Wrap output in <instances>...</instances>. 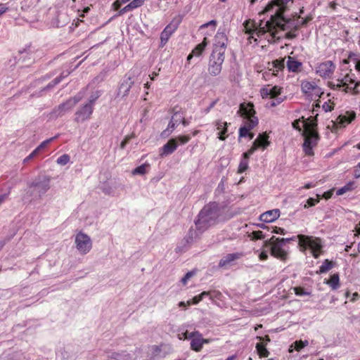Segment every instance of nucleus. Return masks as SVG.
Segmentation results:
<instances>
[{
	"label": "nucleus",
	"mask_w": 360,
	"mask_h": 360,
	"mask_svg": "<svg viewBox=\"0 0 360 360\" xmlns=\"http://www.w3.org/2000/svg\"><path fill=\"white\" fill-rule=\"evenodd\" d=\"M134 137V134L126 136L120 143V148L124 149L126 147V146L129 143L130 140Z\"/></svg>",
	"instance_id": "de8ad7c7"
},
{
	"label": "nucleus",
	"mask_w": 360,
	"mask_h": 360,
	"mask_svg": "<svg viewBox=\"0 0 360 360\" xmlns=\"http://www.w3.org/2000/svg\"><path fill=\"white\" fill-rule=\"evenodd\" d=\"M212 299L216 298V299L220 300L221 297L222 296V294L221 292H219L218 290H214V291H212Z\"/></svg>",
	"instance_id": "69168bd1"
},
{
	"label": "nucleus",
	"mask_w": 360,
	"mask_h": 360,
	"mask_svg": "<svg viewBox=\"0 0 360 360\" xmlns=\"http://www.w3.org/2000/svg\"><path fill=\"white\" fill-rule=\"evenodd\" d=\"M296 238L299 240L298 244L301 250L305 251L307 248H310L314 258L317 259L320 256L322 244L319 238L298 234L297 236L292 238H278V239L284 245L285 243L294 240Z\"/></svg>",
	"instance_id": "20e7f679"
},
{
	"label": "nucleus",
	"mask_w": 360,
	"mask_h": 360,
	"mask_svg": "<svg viewBox=\"0 0 360 360\" xmlns=\"http://www.w3.org/2000/svg\"><path fill=\"white\" fill-rule=\"evenodd\" d=\"M182 21V16L176 15L175 16L172 21L165 27L163 31L160 34V40L162 43V46H164L172 34L177 30L179 25Z\"/></svg>",
	"instance_id": "1a4fd4ad"
},
{
	"label": "nucleus",
	"mask_w": 360,
	"mask_h": 360,
	"mask_svg": "<svg viewBox=\"0 0 360 360\" xmlns=\"http://www.w3.org/2000/svg\"><path fill=\"white\" fill-rule=\"evenodd\" d=\"M248 168V160H247L245 159L241 160V161L239 164V166H238V173H239V174L243 173L244 172H245L247 170Z\"/></svg>",
	"instance_id": "a19ab883"
},
{
	"label": "nucleus",
	"mask_w": 360,
	"mask_h": 360,
	"mask_svg": "<svg viewBox=\"0 0 360 360\" xmlns=\"http://www.w3.org/2000/svg\"><path fill=\"white\" fill-rule=\"evenodd\" d=\"M194 275V273L193 271H189L186 274V275L182 278L181 283L183 285H186L187 281L189 278H191Z\"/></svg>",
	"instance_id": "4d7b16f0"
},
{
	"label": "nucleus",
	"mask_w": 360,
	"mask_h": 360,
	"mask_svg": "<svg viewBox=\"0 0 360 360\" xmlns=\"http://www.w3.org/2000/svg\"><path fill=\"white\" fill-rule=\"evenodd\" d=\"M273 67L276 69V72L282 70L285 68V58H279L273 61Z\"/></svg>",
	"instance_id": "f704fd0d"
},
{
	"label": "nucleus",
	"mask_w": 360,
	"mask_h": 360,
	"mask_svg": "<svg viewBox=\"0 0 360 360\" xmlns=\"http://www.w3.org/2000/svg\"><path fill=\"white\" fill-rule=\"evenodd\" d=\"M316 124L314 122L304 123V141L303 143V150L304 154L307 156L314 155L313 148L315 147L319 140V135L318 132L314 129Z\"/></svg>",
	"instance_id": "423d86ee"
},
{
	"label": "nucleus",
	"mask_w": 360,
	"mask_h": 360,
	"mask_svg": "<svg viewBox=\"0 0 360 360\" xmlns=\"http://www.w3.org/2000/svg\"><path fill=\"white\" fill-rule=\"evenodd\" d=\"M191 139V135L187 134V135H180V136H177L176 138H175L174 139H177V146H178L179 144L184 145V144L187 143L188 142H189Z\"/></svg>",
	"instance_id": "58836bf2"
},
{
	"label": "nucleus",
	"mask_w": 360,
	"mask_h": 360,
	"mask_svg": "<svg viewBox=\"0 0 360 360\" xmlns=\"http://www.w3.org/2000/svg\"><path fill=\"white\" fill-rule=\"evenodd\" d=\"M293 290L295 292V294L298 296L307 295L310 294L309 292H306L304 288L302 287H295L293 288Z\"/></svg>",
	"instance_id": "09e8293b"
},
{
	"label": "nucleus",
	"mask_w": 360,
	"mask_h": 360,
	"mask_svg": "<svg viewBox=\"0 0 360 360\" xmlns=\"http://www.w3.org/2000/svg\"><path fill=\"white\" fill-rule=\"evenodd\" d=\"M224 60V51L213 50L208 67L209 73L212 76L219 75L221 71Z\"/></svg>",
	"instance_id": "6e6552de"
},
{
	"label": "nucleus",
	"mask_w": 360,
	"mask_h": 360,
	"mask_svg": "<svg viewBox=\"0 0 360 360\" xmlns=\"http://www.w3.org/2000/svg\"><path fill=\"white\" fill-rule=\"evenodd\" d=\"M54 138H51L49 139H46L45 141H44L42 143H40V145L39 146H37L32 153V155L33 157H35L37 156L39 152L43 149L49 143H50L52 140Z\"/></svg>",
	"instance_id": "2f4dec72"
},
{
	"label": "nucleus",
	"mask_w": 360,
	"mask_h": 360,
	"mask_svg": "<svg viewBox=\"0 0 360 360\" xmlns=\"http://www.w3.org/2000/svg\"><path fill=\"white\" fill-rule=\"evenodd\" d=\"M257 338L261 341H263V343L266 344V345L271 342L270 337L268 335H265L264 337L257 336Z\"/></svg>",
	"instance_id": "e2e57ef3"
},
{
	"label": "nucleus",
	"mask_w": 360,
	"mask_h": 360,
	"mask_svg": "<svg viewBox=\"0 0 360 360\" xmlns=\"http://www.w3.org/2000/svg\"><path fill=\"white\" fill-rule=\"evenodd\" d=\"M308 345V341L297 340L294 342L295 349L296 351H300L304 347Z\"/></svg>",
	"instance_id": "37998d69"
},
{
	"label": "nucleus",
	"mask_w": 360,
	"mask_h": 360,
	"mask_svg": "<svg viewBox=\"0 0 360 360\" xmlns=\"http://www.w3.org/2000/svg\"><path fill=\"white\" fill-rule=\"evenodd\" d=\"M256 349L260 358L268 357L269 355V352L266 347V344L263 342L257 343Z\"/></svg>",
	"instance_id": "c756f323"
},
{
	"label": "nucleus",
	"mask_w": 360,
	"mask_h": 360,
	"mask_svg": "<svg viewBox=\"0 0 360 360\" xmlns=\"http://www.w3.org/2000/svg\"><path fill=\"white\" fill-rule=\"evenodd\" d=\"M271 232L276 233V234H281V235H285V230L283 228L278 227V226H272L271 227Z\"/></svg>",
	"instance_id": "6e6d98bb"
},
{
	"label": "nucleus",
	"mask_w": 360,
	"mask_h": 360,
	"mask_svg": "<svg viewBox=\"0 0 360 360\" xmlns=\"http://www.w3.org/2000/svg\"><path fill=\"white\" fill-rule=\"evenodd\" d=\"M270 98H275L281 94V88L274 86L270 88Z\"/></svg>",
	"instance_id": "ea45409f"
},
{
	"label": "nucleus",
	"mask_w": 360,
	"mask_h": 360,
	"mask_svg": "<svg viewBox=\"0 0 360 360\" xmlns=\"http://www.w3.org/2000/svg\"><path fill=\"white\" fill-rule=\"evenodd\" d=\"M213 124L217 131V138L220 141H225L229 136L228 134V128L231 125V123L224 121L221 119H218L213 122Z\"/></svg>",
	"instance_id": "ddd939ff"
},
{
	"label": "nucleus",
	"mask_w": 360,
	"mask_h": 360,
	"mask_svg": "<svg viewBox=\"0 0 360 360\" xmlns=\"http://www.w3.org/2000/svg\"><path fill=\"white\" fill-rule=\"evenodd\" d=\"M270 246V254L272 257L281 260L286 262L288 259V252L283 248V245L278 241L277 237L273 236L269 240L264 242L263 247Z\"/></svg>",
	"instance_id": "0eeeda50"
},
{
	"label": "nucleus",
	"mask_w": 360,
	"mask_h": 360,
	"mask_svg": "<svg viewBox=\"0 0 360 360\" xmlns=\"http://www.w3.org/2000/svg\"><path fill=\"white\" fill-rule=\"evenodd\" d=\"M227 43V37L224 32H217L214 37V49L220 51H225Z\"/></svg>",
	"instance_id": "f3484780"
},
{
	"label": "nucleus",
	"mask_w": 360,
	"mask_h": 360,
	"mask_svg": "<svg viewBox=\"0 0 360 360\" xmlns=\"http://www.w3.org/2000/svg\"><path fill=\"white\" fill-rule=\"evenodd\" d=\"M314 19V15L310 13L309 14L307 17H305L304 18H302V20L300 23V26H306L307 25V23L309 22H310L311 20H312Z\"/></svg>",
	"instance_id": "5fc2aeb1"
},
{
	"label": "nucleus",
	"mask_w": 360,
	"mask_h": 360,
	"mask_svg": "<svg viewBox=\"0 0 360 360\" xmlns=\"http://www.w3.org/2000/svg\"><path fill=\"white\" fill-rule=\"evenodd\" d=\"M333 104L330 103H324L323 105V108L326 112L331 111L333 109Z\"/></svg>",
	"instance_id": "13d9d810"
},
{
	"label": "nucleus",
	"mask_w": 360,
	"mask_h": 360,
	"mask_svg": "<svg viewBox=\"0 0 360 360\" xmlns=\"http://www.w3.org/2000/svg\"><path fill=\"white\" fill-rule=\"evenodd\" d=\"M300 120H296L292 122V127L294 129L298 130L300 131L302 130L300 125Z\"/></svg>",
	"instance_id": "338daca9"
},
{
	"label": "nucleus",
	"mask_w": 360,
	"mask_h": 360,
	"mask_svg": "<svg viewBox=\"0 0 360 360\" xmlns=\"http://www.w3.org/2000/svg\"><path fill=\"white\" fill-rule=\"evenodd\" d=\"M217 22L216 20H211L208 22H206L203 25H202L200 27V30H202L204 28H206V27H208L209 26H212V31H214L215 30V28L217 27Z\"/></svg>",
	"instance_id": "3c124183"
},
{
	"label": "nucleus",
	"mask_w": 360,
	"mask_h": 360,
	"mask_svg": "<svg viewBox=\"0 0 360 360\" xmlns=\"http://www.w3.org/2000/svg\"><path fill=\"white\" fill-rule=\"evenodd\" d=\"M67 75H68V74L63 76V74H62V75H60V76H58V77H56L53 81H51V82L49 84L48 87H49H49H52V86H54L55 85L58 84V83H60V82L62 81V79H63L64 77H67Z\"/></svg>",
	"instance_id": "8fccbe9b"
},
{
	"label": "nucleus",
	"mask_w": 360,
	"mask_h": 360,
	"mask_svg": "<svg viewBox=\"0 0 360 360\" xmlns=\"http://www.w3.org/2000/svg\"><path fill=\"white\" fill-rule=\"evenodd\" d=\"M284 11L282 8H277L274 15H271L269 20L266 21L264 27H260L257 35L262 36L266 32H270L273 37H276L277 29L287 31L286 39H294L297 37V32L300 28L299 24L295 20L286 19L283 16Z\"/></svg>",
	"instance_id": "f257e3e1"
},
{
	"label": "nucleus",
	"mask_w": 360,
	"mask_h": 360,
	"mask_svg": "<svg viewBox=\"0 0 360 360\" xmlns=\"http://www.w3.org/2000/svg\"><path fill=\"white\" fill-rule=\"evenodd\" d=\"M243 256V252H234L227 254L223 258H221L219 262V267L220 268H226L228 266H231L233 264V262L237 259H239Z\"/></svg>",
	"instance_id": "2eb2a0df"
},
{
	"label": "nucleus",
	"mask_w": 360,
	"mask_h": 360,
	"mask_svg": "<svg viewBox=\"0 0 360 360\" xmlns=\"http://www.w3.org/2000/svg\"><path fill=\"white\" fill-rule=\"evenodd\" d=\"M326 283L328 284L333 290H336L340 287V277L338 274H333L330 279L326 281Z\"/></svg>",
	"instance_id": "c85d7f7f"
},
{
	"label": "nucleus",
	"mask_w": 360,
	"mask_h": 360,
	"mask_svg": "<svg viewBox=\"0 0 360 360\" xmlns=\"http://www.w3.org/2000/svg\"><path fill=\"white\" fill-rule=\"evenodd\" d=\"M191 337H193L191 342V348L192 350L197 352L201 351L204 344L210 342V340L203 338L199 331L191 333Z\"/></svg>",
	"instance_id": "f8f14e48"
},
{
	"label": "nucleus",
	"mask_w": 360,
	"mask_h": 360,
	"mask_svg": "<svg viewBox=\"0 0 360 360\" xmlns=\"http://www.w3.org/2000/svg\"><path fill=\"white\" fill-rule=\"evenodd\" d=\"M356 115L353 110H347L340 114L336 119V124L340 127H345L351 124L355 119Z\"/></svg>",
	"instance_id": "4468645a"
},
{
	"label": "nucleus",
	"mask_w": 360,
	"mask_h": 360,
	"mask_svg": "<svg viewBox=\"0 0 360 360\" xmlns=\"http://www.w3.org/2000/svg\"><path fill=\"white\" fill-rule=\"evenodd\" d=\"M354 182H349L347 184L337 191V195H341L347 191L353 189Z\"/></svg>",
	"instance_id": "c9c22d12"
},
{
	"label": "nucleus",
	"mask_w": 360,
	"mask_h": 360,
	"mask_svg": "<svg viewBox=\"0 0 360 360\" xmlns=\"http://www.w3.org/2000/svg\"><path fill=\"white\" fill-rule=\"evenodd\" d=\"M149 167H150V165L148 163H144V164L137 167L136 168H135L132 171V174L134 175H136V174L143 175L147 172V169Z\"/></svg>",
	"instance_id": "473e14b6"
},
{
	"label": "nucleus",
	"mask_w": 360,
	"mask_h": 360,
	"mask_svg": "<svg viewBox=\"0 0 360 360\" xmlns=\"http://www.w3.org/2000/svg\"><path fill=\"white\" fill-rule=\"evenodd\" d=\"M143 4L144 3L141 0H132L127 5L119 11L118 15H122L126 13L132 11L142 6Z\"/></svg>",
	"instance_id": "5701e85b"
},
{
	"label": "nucleus",
	"mask_w": 360,
	"mask_h": 360,
	"mask_svg": "<svg viewBox=\"0 0 360 360\" xmlns=\"http://www.w3.org/2000/svg\"><path fill=\"white\" fill-rule=\"evenodd\" d=\"M262 25H263V22H262V21H261V22L259 25V28H257L255 25V22L251 20H247L243 23L244 30H245V33H248L250 34H253L255 31H256V34H257V32L260 29V27H264V25L263 26ZM257 36L259 37L258 35H257ZM260 37L261 36H259V37Z\"/></svg>",
	"instance_id": "b1692460"
},
{
	"label": "nucleus",
	"mask_w": 360,
	"mask_h": 360,
	"mask_svg": "<svg viewBox=\"0 0 360 360\" xmlns=\"http://www.w3.org/2000/svg\"><path fill=\"white\" fill-rule=\"evenodd\" d=\"M354 176L356 179L360 177V162L355 167Z\"/></svg>",
	"instance_id": "0e129e2a"
},
{
	"label": "nucleus",
	"mask_w": 360,
	"mask_h": 360,
	"mask_svg": "<svg viewBox=\"0 0 360 360\" xmlns=\"http://www.w3.org/2000/svg\"><path fill=\"white\" fill-rule=\"evenodd\" d=\"M248 237L251 240H262L265 238V235L262 231H254L248 234Z\"/></svg>",
	"instance_id": "72a5a7b5"
},
{
	"label": "nucleus",
	"mask_w": 360,
	"mask_h": 360,
	"mask_svg": "<svg viewBox=\"0 0 360 360\" xmlns=\"http://www.w3.org/2000/svg\"><path fill=\"white\" fill-rule=\"evenodd\" d=\"M268 258H269V255H268L266 251H265V250L262 251L260 252V254L259 255V259L261 261H265Z\"/></svg>",
	"instance_id": "680f3d73"
},
{
	"label": "nucleus",
	"mask_w": 360,
	"mask_h": 360,
	"mask_svg": "<svg viewBox=\"0 0 360 360\" xmlns=\"http://www.w3.org/2000/svg\"><path fill=\"white\" fill-rule=\"evenodd\" d=\"M335 65L331 60L321 63L316 68V72L323 78H330L335 70Z\"/></svg>",
	"instance_id": "9b49d317"
},
{
	"label": "nucleus",
	"mask_w": 360,
	"mask_h": 360,
	"mask_svg": "<svg viewBox=\"0 0 360 360\" xmlns=\"http://www.w3.org/2000/svg\"><path fill=\"white\" fill-rule=\"evenodd\" d=\"M193 337H191V333H188V331H186L185 333H182L181 335H179V340H188V339H192Z\"/></svg>",
	"instance_id": "bf43d9fd"
},
{
	"label": "nucleus",
	"mask_w": 360,
	"mask_h": 360,
	"mask_svg": "<svg viewBox=\"0 0 360 360\" xmlns=\"http://www.w3.org/2000/svg\"><path fill=\"white\" fill-rule=\"evenodd\" d=\"M360 86V81H355V75L350 70L343 77L338 78L335 82H329L328 86L333 90H341L345 93L357 94L359 93L358 87Z\"/></svg>",
	"instance_id": "39448f33"
},
{
	"label": "nucleus",
	"mask_w": 360,
	"mask_h": 360,
	"mask_svg": "<svg viewBox=\"0 0 360 360\" xmlns=\"http://www.w3.org/2000/svg\"><path fill=\"white\" fill-rule=\"evenodd\" d=\"M220 216V208L216 202H210L200 210L195 221L198 230L204 231L218 222Z\"/></svg>",
	"instance_id": "f03ea898"
},
{
	"label": "nucleus",
	"mask_w": 360,
	"mask_h": 360,
	"mask_svg": "<svg viewBox=\"0 0 360 360\" xmlns=\"http://www.w3.org/2000/svg\"><path fill=\"white\" fill-rule=\"evenodd\" d=\"M270 89L269 88H263L261 89V95L263 98L269 96L270 97Z\"/></svg>",
	"instance_id": "052dcab7"
},
{
	"label": "nucleus",
	"mask_w": 360,
	"mask_h": 360,
	"mask_svg": "<svg viewBox=\"0 0 360 360\" xmlns=\"http://www.w3.org/2000/svg\"><path fill=\"white\" fill-rule=\"evenodd\" d=\"M75 245L78 251L83 255L88 253L92 248V242L89 236L79 232L75 237Z\"/></svg>",
	"instance_id": "9d476101"
},
{
	"label": "nucleus",
	"mask_w": 360,
	"mask_h": 360,
	"mask_svg": "<svg viewBox=\"0 0 360 360\" xmlns=\"http://www.w3.org/2000/svg\"><path fill=\"white\" fill-rule=\"evenodd\" d=\"M70 161V156L67 154H64L61 156H60L58 159H57V163L60 165H65L66 164H68Z\"/></svg>",
	"instance_id": "c03bdc74"
},
{
	"label": "nucleus",
	"mask_w": 360,
	"mask_h": 360,
	"mask_svg": "<svg viewBox=\"0 0 360 360\" xmlns=\"http://www.w3.org/2000/svg\"><path fill=\"white\" fill-rule=\"evenodd\" d=\"M319 201H320V195H317L316 198H309V199H307L306 203L304 205V207L306 209V208H309L310 207H313V206L316 205L317 203H319Z\"/></svg>",
	"instance_id": "e433bc0d"
},
{
	"label": "nucleus",
	"mask_w": 360,
	"mask_h": 360,
	"mask_svg": "<svg viewBox=\"0 0 360 360\" xmlns=\"http://www.w3.org/2000/svg\"><path fill=\"white\" fill-rule=\"evenodd\" d=\"M257 149V145L255 144V146H252V147L245 153L243 154V159L242 160H248V158L251 155L254 153V152Z\"/></svg>",
	"instance_id": "a18cd8bd"
},
{
	"label": "nucleus",
	"mask_w": 360,
	"mask_h": 360,
	"mask_svg": "<svg viewBox=\"0 0 360 360\" xmlns=\"http://www.w3.org/2000/svg\"><path fill=\"white\" fill-rule=\"evenodd\" d=\"M79 100L80 98H71L69 100H68L65 103L60 105L58 106V110H60L61 112L69 110L74 108L75 105L79 101Z\"/></svg>",
	"instance_id": "bb28decb"
},
{
	"label": "nucleus",
	"mask_w": 360,
	"mask_h": 360,
	"mask_svg": "<svg viewBox=\"0 0 360 360\" xmlns=\"http://www.w3.org/2000/svg\"><path fill=\"white\" fill-rule=\"evenodd\" d=\"M280 214L279 209H274L260 214L259 219L263 222L271 223L276 221L280 217Z\"/></svg>",
	"instance_id": "dca6fc26"
},
{
	"label": "nucleus",
	"mask_w": 360,
	"mask_h": 360,
	"mask_svg": "<svg viewBox=\"0 0 360 360\" xmlns=\"http://www.w3.org/2000/svg\"><path fill=\"white\" fill-rule=\"evenodd\" d=\"M294 0H274L269 4H268L266 7L261 12L259 13V15L264 14L269 11H270L274 6H277V8H282L283 11L285 10V6L289 1L293 2Z\"/></svg>",
	"instance_id": "6ab92c4d"
},
{
	"label": "nucleus",
	"mask_w": 360,
	"mask_h": 360,
	"mask_svg": "<svg viewBox=\"0 0 360 360\" xmlns=\"http://www.w3.org/2000/svg\"><path fill=\"white\" fill-rule=\"evenodd\" d=\"M208 40L207 37H204L202 41L198 44L191 51V53L188 56L187 60L189 61L193 57H200L203 51H205V47L207 46Z\"/></svg>",
	"instance_id": "412c9836"
},
{
	"label": "nucleus",
	"mask_w": 360,
	"mask_h": 360,
	"mask_svg": "<svg viewBox=\"0 0 360 360\" xmlns=\"http://www.w3.org/2000/svg\"><path fill=\"white\" fill-rule=\"evenodd\" d=\"M200 295L202 299L205 296H210V298L212 300V291H203L200 294Z\"/></svg>",
	"instance_id": "774afa93"
},
{
	"label": "nucleus",
	"mask_w": 360,
	"mask_h": 360,
	"mask_svg": "<svg viewBox=\"0 0 360 360\" xmlns=\"http://www.w3.org/2000/svg\"><path fill=\"white\" fill-rule=\"evenodd\" d=\"M133 84V82L131 79L129 77L127 79L124 80L120 85L119 89V94H122V96H126L128 95L131 86Z\"/></svg>",
	"instance_id": "cd10ccee"
},
{
	"label": "nucleus",
	"mask_w": 360,
	"mask_h": 360,
	"mask_svg": "<svg viewBox=\"0 0 360 360\" xmlns=\"http://www.w3.org/2000/svg\"><path fill=\"white\" fill-rule=\"evenodd\" d=\"M333 266V263L328 259H325L324 262L319 267V270L317 271L318 274H323L330 270Z\"/></svg>",
	"instance_id": "7c9ffc66"
},
{
	"label": "nucleus",
	"mask_w": 360,
	"mask_h": 360,
	"mask_svg": "<svg viewBox=\"0 0 360 360\" xmlns=\"http://www.w3.org/2000/svg\"><path fill=\"white\" fill-rule=\"evenodd\" d=\"M349 59L356 60L355 68L360 72V60L357 59V55L353 52H350L348 56Z\"/></svg>",
	"instance_id": "79ce46f5"
},
{
	"label": "nucleus",
	"mask_w": 360,
	"mask_h": 360,
	"mask_svg": "<svg viewBox=\"0 0 360 360\" xmlns=\"http://www.w3.org/2000/svg\"><path fill=\"white\" fill-rule=\"evenodd\" d=\"M92 112L93 105L88 103L77 112V120L78 121H84L90 118Z\"/></svg>",
	"instance_id": "a211bd4d"
},
{
	"label": "nucleus",
	"mask_w": 360,
	"mask_h": 360,
	"mask_svg": "<svg viewBox=\"0 0 360 360\" xmlns=\"http://www.w3.org/2000/svg\"><path fill=\"white\" fill-rule=\"evenodd\" d=\"M286 66L289 72L297 73L301 71L302 63L294 57L288 56Z\"/></svg>",
	"instance_id": "4be33fe9"
},
{
	"label": "nucleus",
	"mask_w": 360,
	"mask_h": 360,
	"mask_svg": "<svg viewBox=\"0 0 360 360\" xmlns=\"http://www.w3.org/2000/svg\"><path fill=\"white\" fill-rule=\"evenodd\" d=\"M238 113L243 118V125L239 129V139L246 138L249 134V131L253 129L258 124V118L255 116L254 104L251 102L240 103Z\"/></svg>",
	"instance_id": "7ed1b4c3"
},
{
	"label": "nucleus",
	"mask_w": 360,
	"mask_h": 360,
	"mask_svg": "<svg viewBox=\"0 0 360 360\" xmlns=\"http://www.w3.org/2000/svg\"><path fill=\"white\" fill-rule=\"evenodd\" d=\"M177 139H171L161 148L160 155L167 156L173 153L177 148Z\"/></svg>",
	"instance_id": "aec40b11"
},
{
	"label": "nucleus",
	"mask_w": 360,
	"mask_h": 360,
	"mask_svg": "<svg viewBox=\"0 0 360 360\" xmlns=\"http://www.w3.org/2000/svg\"><path fill=\"white\" fill-rule=\"evenodd\" d=\"M101 91L97 90L95 92H94L89 100V103L94 105V102L101 96Z\"/></svg>",
	"instance_id": "49530a36"
},
{
	"label": "nucleus",
	"mask_w": 360,
	"mask_h": 360,
	"mask_svg": "<svg viewBox=\"0 0 360 360\" xmlns=\"http://www.w3.org/2000/svg\"><path fill=\"white\" fill-rule=\"evenodd\" d=\"M269 136L266 133L259 134L258 137L254 141L252 146L257 145V148H266L269 146L270 142L268 141Z\"/></svg>",
	"instance_id": "a878e982"
},
{
	"label": "nucleus",
	"mask_w": 360,
	"mask_h": 360,
	"mask_svg": "<svg viewBox=\"0 0 360 360\" xmlns=\"http://www.w3.org/2000/svg\"><path fill=\"white\" fill-rule=\"evenodd\" d=\"M202 300V298L201 297V296L200 295V294L198 295H196L195 297H193L192 300H188L187 301V304L188 305H191V304H198L201 300Z\"/></svg>",
	"instance_id": "864d4df0"
},
{
	"label": "nucleus",
	"mask_w": 360,
	"mask_h": 360,
	"mask_svg": "<svg viewBox=\"0 0 360 360\" xmlns=\"http://www.w3.org/2000/svg\"><path fill=\"white\" fill-rule=\"evenodd\" d=\"M173 119L174 117H172L169 122L167 128L162 133V136H168L174 131L176 127V123L174 122Z\"/></svg>",
	"instance_id": "4c0bfd02"
},
{
	"label": "nucleus",
	"mask_w": 360,
	"mask_h": 360,
	"mask_svg": "<svg viewBox=\"0 0 360 360\" xmlns=\"http://www.w3.org/2000/svg\"><path fill=\"white\" fill-rule=\"evenodd\" d=\"M302 90L304 94H318L320 91L319 89L314 83L310 82H303L302 83Z\"/></svg>",
	"instance_id": "393cba45"
},
{
	"label": "nucleus",
	"mask_w": 360,
	"mask_h": 360,
	"mask_svg": "<svg viewBox=\"0 0 360 360\" xmlns=\"http://www.w3.org/2000/svg\"><path fill=\"white\" fill-rule=\"evenodd\" d=\"M273 99L274 100L268 103V105L269 107H276L283 101V99L281 98H275Z\"/></svg>",
	"instance_id": "603ef678"
}]
</instances>
